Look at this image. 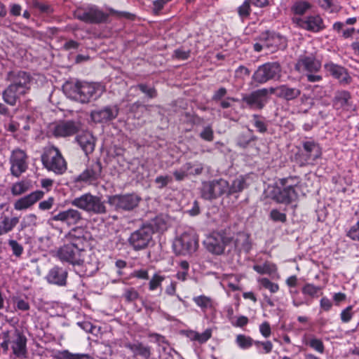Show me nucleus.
<instances>
[{"instance_id": "obj_40", "label": "nucleus", "mask_w": 359, "mask_h": 359, "mask_svg": "<svg viewBox=\"0 0 359 359\" xmlns=\"http://www.w3.org/2000/svg\"><path fill=\"white\" fill-rule=\"evenodd\" d=\"M254 340L249 336L238 334L236 337V343L241 349H248L253 345Z\"/></svg>"}, {"instance_id": "obj_61", "label": "nucleus", "mask_w": 359, "mask_h": 359, "mask_svg": "<svg viewBox=\"0 0 359 359\" xmlns=\"http://www.w3.org/2000/svg\"><path fill=\"white\" fill-rule=\"evenodd\" d=\"M212 337V330L206 329L203 332H198L197 341L200 344L205 343Z\"/></svg>"}, {"instance_id": "obj_60", "label": "nucleus", "mask_w": 359, "mask_h": 359, "mask_svg": "<svg viewBox=\"0 0 359 359\" xmlns=\"http://www.w3.org/2000/svg\"><path fill=\"white\" fill-rule=\"evenodd\" d=\"M172 181V178L169 175H160L155 179V182L158 184V187L162 189Z\"/></svg>"}, {"instance_id": "obj_21", "label": "nucleus", "mask_w": 359, "mask_h": 359, "mask_svg": "<svg viewBox=\"0 0 359 359\" xmlns=\"http://www.w3.org/2000/svg\"><path fill=\"white\" fill-rule=\"evenodd\" d=\"M83 88H87L88 90H103L105 88L100 83L88 82L72 78L65 82L62 85V90H81Z\"/></svg>"}, {"instance_id": "obj_45", "label": "nucleus", "mask_w": 359, "mask_h": 359, "mask_svg": "<svg viewBox=\"0 0 359 359\" xmlns=\"http://www.w3.org/2000/svg\"><path fill=\"white\" fill-rule=\"evenodd\" d=\"M165 278V277L164 276H161L159 273L154 274L149 282V290L150 291H154L157 288L161 287L162 282Z\"/></svg>"}, {"instance_id": "obj_15", "label": "nucleus", "mask_w": 359, "mask_h": 359, "mask_svg": "<svg viewBox=\"0 0 359 359\" xmlns=\"http://www.w3.org/2000/svg\"><path fill=\"white\" fill-rule=\"evenodd\" d=\"M259 40L264 41L266 49L272 53L278 49L285 48L287 46L286 39L274 32H262L259 36Z\"/></svg>"}, {"instance_id": "obj_18", "label": "nucleus", "mask_w": 359, "mask_h": 359, "mask_svg": "<svg viewBox=\"0 0 359 359\" xmlns=\"http://www.w3.org/2000/svg\"><path fill=\"white\" fill-rule=\"evenodd\" d=\"M102 165L99 161L93 163L80 175L74 177V182L76 184H92L100 177Z\"/></svg>"}, {"instance_id": "obj_47", "label": "nucleus", "mask_w": 359, "mask_h": 359, "mask_svg": "<svg viewBox=\"0 0 359 359\" xmlns=\"http://www.w3.org/2000/svg\"><path fill=\"white\" fill-rule=\"evenodd\" d=\"M355 215L357 217L358 221L355 224L351 226L347 235L353 240L359 241V207L355 211Z\"/></svg>"}, {"instance_id": "obj_22", "label": "nucleus", "mask_w": 359, "mask_h": 359, "mask_svg": "<svg viewBox=\"0 0 359 359\" xmlns=\"http://www.w3.org/2000/svg\"><path fill=\"white\" fill-rule=\"evenodd\" d=\"M43 192L42 191H35L29 194L18 199L14 203V209L15 210L21 211L30 208L34 204L43 197Z\"/></svg>"}, {"instance_id": "obj_32", "label": "nucleus", "mask_w": 359, "mask_h": 359, "mask_svg": "<svg viewBox=\"0 0 359 359\" xmlns=\"http://www.w3.org/2000/svg\"><path fill=\"white\" fill-rule=\"evenodd\" d=\"M333 105L337 109L349 110L352 109L351 97L348 92L338 91L337 95L334 97Z\"/></svg>"}, {"instance_id": "obj_62", "label": "nucleus", "mask_w": 359, "mask_h": 359, "mask_svg": "<svg viewBox=\"0 0 359 359\" xmlns=\"http://www.w3.org/2000/svg\"><path fill=\"white\" fill-rule=\"evenodd\" d=\"M130 276L133 278H137L141 280H148L149 279V272L146 269H138L135 270L131 274Z\"/></svg>"}, {"instance_id": "obj_23", "label": "nucleus", "mask_w": 359, "mask_h": 359, "mask_svg": "<svg viewBox=\"0 0 359 359\" xmlns=\"http://www.w3.org/2000/svg\"><path fill=\"white\" fill-rule=\"evenodd\" d=\"M227 238H230L229 246L235 248L238 251H248L250 249L249 242V236L243 232L239 231L233 235H227Z\"/></svg>"}, {"instance_id": "obj_13", "label": "nucleus", "mask_w": 359, "mask_h": 359, "mask_svg": "<svg viewBox=\"0 0 359 359\" xmlns=\"http://www.w3.org/2000/svg\"><path fill=\"white\" fill-rule=\"evenodd\" d=\"M229 239L226 233H213L206 238L204 245L210 252L221 255L224 252L225 247L229 246Z\"/></svg>"}, {"instance_id": "obj_58", "label": "nucleus", "mask_w": 359, "mask_h": 359, "mask_svg": "<svg viewBox=\"0 0 359 359\" xmlns=\"http://www.w3.org/2000/svg\"><path fill=\"white\" fill-rule=\"evenodd\" d=\"M352 308L351 306H349L341 311L340 316L343 323H348L351 320L353 317Z\"/></svg>"}, {"instance_id": "obj_37", "label": "nucleus", "mask_w": 359, "mask_h": 359, "mask_svg": "<svg viewBox=\"0 0 359 359\" xmlns=\"http://www.w3.org/2000/svg\"><path fill=\"white\" fill-rule=\"evenodd\" d=\"M246 187L245 178L243 176L236 177L229 185V195L242 191Z\"/></svg>"}, {"instance_id": "obj_11", "label": "nucleus", "mask_w": 359, "mask_h": 359, "mask_svg": "<svg viewBox=\"0 0 359 359\" xmlns=\"http://www.w3.org/2000/svg\"><path fill=\"white\" fill-rule=\"evenodd\" d=\"M6 80L8 83L7 90H17L18 88L29 90L32 78L26 72L11 71L8 73Z\"/></svg>"}, {"instance_id": "obj_30", "label": "nucleus", "mask_w": 359, "mask_h": 359, "mask_svg": "<svg viewBox=\"0 0 359 359\" xmlns=\"http://www.w3.org/2000/svg\"><path fill=\"white\" fill-rule=\"evenodd\" d=\"M303 148L305 154L307 156L308 163H312L320 158L322 154V150L319 144L314 141L309 140L303 143Z\"/></svg>"}, {"instance_id": "obj_25", "label": "nucleus", "mask_w": 359, "mask_h": 359, "mask_svg": "<svg viewBox=\"0 0 359 359\" xmlns=\"http://www.w3.org/2000/svg\"><path fill=\"white\" fill-rule=\"evenodd\" d=\"M324 67L326 72L337 79L339 83H348L350 82L351 77L343 67L329 62L325 65Z\"/></svg>"}, {"instance_id": "obj_52", "label": "nucleus", "mask_w": 359, "mask_h": 359, "mask_svg": "<svg viewBox=\"0 0 359 359\" xmlns=\"http://www.w3.org/2000/svg\"><path fill=\"white\" fill-rule=\"evenodd\" d=\"M158 357L160 359H166L171 354L172 348L166 343L158 344Z\"/></svg>"}, {"instance_id": "obj_39", "label": "nucleus", "mask_w": 359, "mask_h": 359, "mask_svg": "<svg viewBox=\"0 0 359 359\" xmlns=\"http://www.w3.org/2000/svg\"><path fill=\"white\" fill-rule=\"evenodd\" d=\"M257 282L260 287L268 290L271 293H276L279 290L278 284L271 282L267 278H258Z\"/></svg>"}, {"instance_id": "obj_24", "label": "nucleus", "mask_w": 359, "mask_h": 359, "mask_svg": "<svg viewBox=\"0 0 359 359\" xmlns=\"http://www.w3.org/2000/svg\"><path fill=\"white\" fill-rule=\"evenodd\" d=\"M81 219V213L72 208L60 212L52 217L53 220L65 222L69 226L77 224Z\"/></svg>"}, {"instance_id": "obj_44", "label": "nucleus", "mask_w": 359, "mask_h": 359, "mask_svg": "<svg viewBox=\"0 0 359 359\" xmlns=\"http://www.w3.org/2000/svg\"><path fill=\"white\" fill-rule=\"evenodd\" d=\"M306 344L309 345L314 351L320 353H323L325 351V346L323 341L314 337H311Z\"/></svg>"}, {"instance_id": "obj_51", "label": "nucleus", "mask_w": 359, "mask_h": 359, "mask_svg": "<svg viewBox=\"0 0 359 359\" xmlns=\"http://www.w3.org/2000/svg\"><path fill=\"white\" fill-rule=\"evenodd\" d=\"M139 293L134 287H129L125 290L123 297L128 302H133L139 298Z\"/></svg>"}, {"instance_id": "obj_10", "label": "nucleus", "mask_w": 359, "mask_h": 359, "mask_svg": "<svg viewBox=\"0 0 359 359\" xmlns=\"http://www.w3.org/2000/svg\"><path fill=\"white\" fill-rule=\"evenodd\" d=\"M294 22L302 29L313 33H318L325 29L322 17L318 15H310L304 18H297Z\"/></svg>"}, {"instance_id": "obj_8", "label": "nucleus", "mask_w": 359, "mask_h": 359, "mask_svg": "<svg viewBox=\"0 0 359 359\" xmlns=\"http://www.w3.org/2000/svg\"><path fill=\"white\" fill-rule=\"evenodd\" d=\"M198 242L194 234L184 233L176 238L173 242L172 248L177 255H189L196 251Z\"/></svg>"}, {"instance_id": "obj_16", "label": "nucleus", "mask_w": 359, "mask_h": 359, "mask_svg": "<svg viewBox=\"0 0 359 359\" xmlns=\"http://www.w3.org/2000/svg\"><path fill=\"white\" fill-rule=\"evenodd\" d=\"M50 128L54 136L65 137L76 133L80 123L74 121H61L51 124Z\"/></svg>"}, {"instance_id": "obj_55", "label": "nucleus", "mask_w": 359, "mask_h": 359, "mask_svg": "<svg viewBox=\"0 0 359 359\" xmlns=\"http://www.w3.org/2000/svg\"><path fill=\"white\" fill-rule=\"evenodd\" d=\"M270 217L273 222H285L286 221V215L276 209H273L270 212Z\"/></svg>"}, {"instance_id": "obj_1", "label": "nucleus", "mask_w": 359, "mask_h": 359, "mask_svg": "<svg viewBox=\"0 0 359 359\" xmlns=\"http://www.w3.org/2000/svg\"><path fill=\"white\" fill-rule=\"evenodd\" d=\"M68 243L60 247L57 256L62 262H67L72 265H81L84 262L86 251L84 246L86 239L82 236H77L76 231H71L67 237Z\"/></svg>"}, {"instance_id": "obj_38", "label": "nucleus", "mask_w": 359, "mask_h": 359, "mask_svg": "<svg viewBox=\"0 0 359 359\" xmlns=\"http://www.w3.org/2000/svg\"><path fill=\"white\" fill-rule=\"evenodd\" d=\"M250 4L251 0H245L237 8L238 16L242 21L245 20L250 17L252 11Z\"/></svg>"}, {"instance_id": "obj_63", "label": "nucleus", "mask_w": 359, "mask_h": 359, "mask_svg": "<svg viewBox=\"0 0 359 359\" xmlns=\"http://www.w3.org/2000/svg\"><path fill=\"white\" fill-rule=\"evenodd\" d=\"M259 332L261 333V334L265 337V338H268L271 334V326H270V324L265 321L264 323H262L260 325H259Z\"/></svg>"}, {"instance_id": "obj_7", "label": "nucleus", "mask_w": 359, "mask_h": 359, "mask_svg": "<svg viewBox=\"0 0 359 359\" xmlns=\"http://www.w3.org/2000/svg\"><path fill=\"white\" fill-rule=\"evenodd\" d=\"M152 234V228L144 225L130 234L128 243L136 251L143 250L148 246L151 241Z\"/></svg>"}, {"instance_id": "obj_9", "label": "nucleus", "mask_w": 359, "mask_h": 359, "mask_svg": "<svg viewBox=\"0 0 359 359\" xmlns=\"http://www.w3.org/2000/svg\"><path fill=\"white\" fill-rule=\"evenodd\" d=\"M268 196L279 203L289 204L295 201L297 194L294 189L285 186H269L267 189Z\"/></svg>"}, {"instance_id": "obj_6", "label": "nucleus", "mask_w": 359, "mask_h": 359, "mask_svg": "<svg viewBox=\"0 0 359 359\" xmlns=\"http://www.w3.org/2000/svg\"><path fill=\"white\" fill-rule=\"evenodd\" d=\"M141 198L135 194H116L109 196L108 203L116 210L130 211L138 206Z\"/></svg>"}, {"instance_id": "obj_35", "label": "nucleus", "mask_w": 359, "mask_h": 359, "mask_svg": "<svg viewBox=\"0 0 359 359\" xmlns=\"http://www.w3.org/2000/svg\"><path fill=\"white\" fill-rule=\"evenodd\" d=\"M192 299L203 312H206L208 310L212 309L214 307L212 299L204 294L195 296Z\"/></svg>"}, {"instance_id": "obj_41", "label": "nucleus", "mask_w": 359, "mask_h": 359, "mask_svg": "<svg viewBox=\"0 0 359 359\" xmlns=\"http://www.w3.org/2000/svg\"><path fill=\"white\" fill-rule=\"evenodd\" d=\"M29 189V184L25 181H20L13 184L11 187V193L13 196L21 195Z\"/></svg>"}, {"instance_id": "obj_42", "label": "nucleus", "mask_w": 359, "mask_h": 359, "mask_svg": "<svg viewBox=\"0 0 359 359\" xmlns=\"http://www.w3.org/2000/svg\"><path fill=\"white\" fill-rule=\"evenodd\" d=\"M320 290L321 287L320 286H317L311 283H306L303 286L302 292L305 295L315 298L318 296V293L320 291Z\"/></svg>"}, {"instance_id": "obj_5", "label": "nucleus", "mask_w": 359, "mask_h": 359, "mask_svg": "<svg viewBox=\"0 0 359 359\" xmlns=\"http://www.w3.org/2000/svg\"><path fill=\"white\" fill-rule=\"evenodd\" d=\"M229 184L224 179L204 182L201 188V196L206 200H212L223 194L229 195Z\"/></svg>"}, {"instance_id": "obj_31", "label": "nucleus", "mask_w": 359, "mask_h": 359, "mask_svg": "<svg viewBox=\"0 0 359 359\" xmlns=\"http://www.w3.org/2000/svg\"><path fill=\"white\" fill-rule=\"evenodd\" d=\"M76 140L86 155L93 151L95 139L90 132L82 133L76 137Z\"/></svg>"}, {"instance_id": "obj_2", "label": "nucleus", "mask_w": 359, "mask_h": 359, "mask_svg": "<svg viewBox=\"0 0 359 359\" xmlns=\"http://www.w3.org/2000/svg\"><path fill=\"white\" fill-rule=\"evenodd\" d=\"M0 346L7 352L9 346L12 350L13 358L25 359L27 358V338L18 330L14 332L4 330L0 333Z\"/></svg>"}, {"instance_id": "obj_33", "label": "nucleus", "mask_w": 359, "mask_h": 359, "mask_svg": "<svg viewBox=\"0 0 359 359\" xmlns=\"http://www.w3.org/2000/svg\"><path fill=\"white\" fill-rule=\"evenodd\" d=\"M19 222L18 217H9L1 215L0 217V236L11 232Z\"/></svg>"}, {"instance_id": "obj_12", "label": "nucleus", "mask_w": 359, "mask_h": 359, "mask_svg": "<svg viewBox=\"0 0 359 359\" xmlns=\"http://www.w3.org/2000/svg\"><path fill=\"white\" fill-rule=\"evenodd\" d=\"M77 19L89 23H100L107 20L108 15L102 12L97 7L90 6L86 9L77 10L75 13Z\"/></svg>"}, {"instance_id": "obj_4", "label": "nucleus", "mask_w": 359, "mask_h": 359, "mask_svg": "<svg viewBox=\"0 0 359 359\" xmlns=\"http://www.w3.org/2000/svg\"><path fill=\"white\" fill-rule=\"evenodd\" d=\"M43 166L49 171L56 175H62L67 170V163L62 157L60 151L53 146L46 149L41 156Z\"/></svg>"}, {"instance_id": "obj_54", "label": "nucleus", "mask_w": 359, "mask_h": 359, "mask_svg": "<svg viewBox=\"0 0 359 359\" xmlns=\"http://www.w3.org/2000/svg\"><path fill=\"white\" fill-rule=\"evenodd\" d=\"M142 305L147 313H152L160 310V304L158 302L145 300L142 302Z\"/></svg>"}, {"instance_id": "obj_53", "label": "nucleus", "mask_w": 359, "mask_h": 359, "mask_svg": "<svg viewBox=\"0 0 359 359\" xmlns=\"http://www.w3.org/2000/svg\"><path fill=\"white\" fill-rule=\"evenodd\" d=\"M37 224V217L34 214H28L25 215L22 220L21 225L22 227H27L29 226H36Z\"/></svg>"}, {"instance_id": "obj_59", "label": "nucleus", "mask_w": 359, "mask_h": 359, "mask_svg": "<svg viewBox=\"0 0 359 359\" xmlns=\"http://www.w3.org/2000/svg\"><path fill=\"white\" fill-rule=\"evenodd\" d=\"M190 55V51L189 50H185L182 48H178L176 49L174 51L173 56L177 58V60H184L189 57Z\"/></svg>"}, {"instance_id": "obj_26", "label": "nucleus", "mask_w": 359, "mask_h": 359, "mask_svg": "<svg viewBox=\"0 0 359 359\" xmlns=\"http://www.w3.org/2000/svg\"><path fill=\"white\" fill-rule=\"evenodd\" d=\"M67 271L59 266L52 268L46 275L47 281L58 286H65L67 283Z\"/></svg>"}, {"instance_id": "obj_14", "label": "nucleus", "mask_w": 359, "mask_h": 359, "mask_svg": "<svg viewBox=\"0 0 359 359\" xmlns=\"http://www.w3.org/2000/svg\"><path fill=\"white\" fill-rule=\"evenodd\" d=\"M280 72V67L278 62H268L259 67L253 74V79L255 81L263 83L275 78Z\"/></svg>"}, {"instance_id": "obj_50", "label": "nucleus", "mask_w": 359, "mask_h": 359, "mask_svg": "<svg viewBox=\"0 0 359 359\" xmlns=\"http://www.w3.org/2000/svg\"><path fill=\"white\" fill-rule=\"evenodd\" d=\"M8 245L12 250L13 255H15L17 257H19L22 255L24 251V248L21 244H20L15 240L11 239L8 240Z\"/></svg>"}, {"instance_id": "obj_34", "label": "nucleus", "mask_w": 359, "mask_h": 359, "mask_svg": "<svg viewBox=\"0 0 359 359\" xmlns=\"http://www.w3.org/2000/svg\"><path fill=\"white\" fill-rule=\"evenodd\" d=\"M252 268L262 275L266 274L271 276L278 275L276 265L270 262H265L263 264H255Z\"/></svg>"}, {"instance_id": "obj_46", "label": "nucleus", "mask_w": 359, "mask_h": 359, "mask_svg": "<svg viewBox=\"0 0 359 359\" xmlns=\"http://www.w3.org/2000/svg\"><path fill=\"white\" fill-rule=\"evenodd\" d=\"M300 181L298 177H289L286 178H282L279 180L280 186H285L289 189L297 188L299 186Z\"/></svg>"}, {"instance_id": "obj_17", "label": "nucleus", "mask_w": 359, "mask_h": 359, "mask_svg": "<svg viewBox=\"0 0 359 359\" xmlns=\"http://www.w3.org/2000/svg\"><path fill=\"white\" fill-rule=\"evenodd\" d=\"M11 172L15 177H19L27 168V155L20 149H14L10 157Z\"/></svg>"}, {"instance_id": "obj_27", "label": "nucleus", "mask_w": 359, "mask_h": 359, "mask_svg": "<svg viewBox=\"0 0 359 359\" xmlns=\"http://www.w3.org/2000/svg\"><path fill=\"white\" fill-rule=\"evenodd\" d=\"M125 346L133 353L134 356H140L144 359H156L151 357V347L142 342L128 343Z\"/></svg>"}, {"instance_id": "obj_20", "label": "nucleus", "mask_w": 359, "mask_h": 359, "mask_svg": "<svg viewBox=\"0 0 359 359\" xmlns=\"http://www.w3.org/2000/svg\"><path fill=\"white\" fill-rule=\"evenodd\" d=\"M118 109L116 106H108L102 109L93 111L91 119L95 123H107L117 117Z\"/></svg>"}, {"instance_id": "obj_57", "label": "nucleus", "mask_w": 359, "mask_h": 359, "mask_svg": "<svg viewBox=\"0 0 359 359\" xmlns=\"http://www.w3.org/2000/svg\"><path fill=\"white\" fill-rule=\"evenodd\" d=\"M318 4L320 7L330 13L336 11V8H334L332 0H318Z\"/></svg>"}, {"instance_id": "obj_28", "label": "nucleus", "mask_w": 359, "mask_h": 359, "mask_svg": "<svg viewBox=\"0 0 359 359\" xmlns=\"http://www.w3.org/2000/svg\"><path fill=\"white\" fill-rule=\"evenodd\" d=\"M62 93L67 98L80 103L89 102L100 96V95H95L96 91H62Z\"/></svg>"}, {"instance_id": "obj_64", "label": "nucleus", "mask_w": 359, "mask_h": 359, "mask_svg": "<svg viewBox=\"0 0 359 359\" xmlns=\"http://www.w3.org/2000/svg\"><path fill=\"white\" fill-rule=\"evenodd\" d=\"M54 201L55 200L53 197H49L48 199L39 203V208L41 210H48L53 206Z\"/></svg>"}, {"instance_id": "obj_48", "label": "nucleus", "mask_w": 359, "mask_h": 359, "mask_svg": "<svg viewBox=\"0 0 359 359\" xmlns=\"http://www.w3.org/2000/svg\"><path fill=\"white\" fill-rule=\"evenodd\" d=\"M189 165H183L180 168L175 170L173 172V175L177 181H182L189 176L187 170H189Z\"/></svg>"}, {"instance_id": "obj_3", "label": "nucleus", "mask_w": 359, "mask_h": 359, "mask_svg": "<svg viewBox=\"0 0 359 359\" xmlns=\"http://www.w3.org/2000/svg\"><path fill=\"white\" fill-rule=\"evenodd\" d=\"M71 204L90 214L100 215L107 212L104 202L101 198L90 193H86L74 198L71 201Z\"/></svg>"}, {"instance_id": "obj_43", "label": "nucleus", "mask_w": 359, "mask_h": 359, "mask_svg": "<svg viewBox=\"0 0 359 359\" xmlns=\"http://www.w3.org/2000/svg\"><path fill=\"white\" fill-rule=\"evenodd\" d=\"M184 165H189V166L187 170L189 175H199L204 169L203 164L199 161L187 162Z\"/></svg>"}, {"instance_id": "obj_36", "label": "nucleus", "mask_w": 359, "mask_h": 359, "mask_svg": "<svg viewBox=\"0 0 359 359\" xmlns=\"http://www.w3.org/2000/svg\"><path fill=\"white\" fill-rule=\"evenodd\" d=\"M312 7L311 3L306 1H297L291 7V11L294 15H302L305 14Z\"/></svg>"}, {"instance_id": "obj_29", "label": "nucleus", "mask_w": 359, "mask_h": 359, "mask_svg": "<svg viewBox=\"0 0 359 359\" xmlns=\"http://www.w3.org/2000/svg\"><path fill=\"white\" fill-rule=\"evenodd\" d=\"M268 91H253L250 95L245 96L243 100L252 108L261 109L264 107Z\"/></svg>"}, {"instance_id": "obj_56", "label": "nucleus", "mask_w": 359, "mask_h": 359, "mask_svg": "<svg viewBox=\"0 0 359 359\" xmlns=\"http://www.w3.org/2000/svg\"><path fill=\"white\" fill-rule=\"evenodd\" d=\"M200 137L205 141H212L214 138V133L211 126H208L204 127L200 133Z\"/></svg>"}, {"instance_id": "obj_19", "label": "nucleus", "mask_w": 359, "mask_h": 359, "mask_svg": "<svg viewBox=\"0 0 359 359\" xmlns=\"http://www.w3.org/2000/svg\"><path fill=\"white\" fill-rule=\"evenodd\" d=\"M320 67L321 62L313 55H301L295 65V69L299 72H317Z\"/></svg>"}, {"instance_id": "obj_49", "label": "nucleus", "mask_w": 359, "mask_h": 359, "mask_svg": "<svg viewBox=\"0 0 359 359\" xmlns=\"http://www.w3.org/2000/svg\"><path fill=\"white\" fill-rule=\"evenodd\" d=\"M16 92L17 91H3L2 95L4 100L10 105H15L18 99Z\"/></svg>"}]
</instances>
